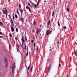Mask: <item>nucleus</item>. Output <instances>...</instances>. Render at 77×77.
<instances>
[{
  "label": "nucleus",
  "instance_id": "f257e3e1",
  "mask_svg": "<svg viewBox=\"0 0 77 77\" xmlns=\"http://www.w3.org/2000/svg\"><path fill=\"white\" fill-rule=\"evenodd\" d=\"M11 29L12 32H14V22H13V20H11Z\"/></svg>",
  "mask_w": 77,
  "mask_h": 77
},
{
  "label": "nucleus",
  "instance_id": "f03ea898",
  "mask_svg": "<svg viewBox=\"0 0 77 77\" xmlns=\"http://www.w3.org/2000/svg\"><path fill=\"white\" fill-rule=\"evenodd\" d=\"M5 67H8V60H7V58L6 56L5 57Z\"/></svg>",
  "mask_w": 77,
  "mask_h": 77
},
{
  "label": "nucleus",
  "instance_id": "7ed1b4c3",
  "mask_svg": "<svg viewBox=\"0 0 77 77\" xmlns=\"http://www.w3.org/2000/svg\"><path fill=\"white\" fill-rule=\"evenodd\" d=\"M15 63H14L13 64V67H12V73H14V69H15Z\"/></svg>",
  "mask_w": 77,
  "mask_h": 77
},
{
  "label": "nucleus",
  "instance_id": "20e7f679",
  "mask_svg": "<svg viewBox=\"0 0 77 77\" xmlns=\"http://www.w3.org/2000/svg\"><path fill=\"white\" fill-rule=\"evenodd\" d=\"M21 41L22 42V45H23V43H24V42H25V41H24V39H23V35H22Z\"/></svg>",
  "mask_w": 77,
  "mask_h": 77
},
{
  "label": "nucleus",
  "instance_id": "39448f33",
  "mask_svg": "<svg viewBox=\"0 0 77 77\" xmlns=\"http://www.w3.org/2000/svg\"><path fill=\"white\" fill-rule=\"evenodd\" d=\"M49 32H50V30L48 29H47L46 35H48V34H49Z\"/></svg>",
  "mask_w": 77,
  "mask_h": 77
},
{
  "label": "nucleus",
  "instance_id": "423d86ee",
  "mask_svg": "<svg viewBox=\"0 0 77 77\" xmlns=\"http://www.w3.org/2000/svg\"><path fill=\"white\" fill-rule=\"evenodd\" d=\"M32 5H33L34 6L35 8H37V6L36 5V4L32 2Z\"/></svg>",
  "mask_w": 77,
  "mask_h": 77
},
{
  "label": "nucleus",
  "instance_id": "0eeeda50",
  "mask_svg": "<svg viewBox=\"0 0 77 77\" xmlns=\"http://www.w3.org/2000/svg\"><path fill=\"white\" fill-rule=\"evenodd\" d=\"M37 34H39L40 32H41V29H39V30H36Z\"/></svg>",
  "mask_w": 77,
  "mask_h": 77
},
{
  "label": "nucleus",
  "instance_id": "6e6552de",
  "mask_svg": "<svg viewBox=\"0 0 77 77\" xmlns=\"http://www.w3.org/2000/svg\"><path fill=\"white\" fill-rule=\"evenodd\" d=\"M51 65H50L48 68V71H50V68H51Z\"/></svg>",
  "mask_w": 77,
  "mask_h": 77
},
{
  "label": "nucleus",
  "instance_id": "1a4fd4ad",
  "mask_svg": "<svg viewBox=\"0 0 77 77\" xmlns=\"http://www.w3.org/2000/svg\"><path fill=\"white\" fill-rule=\"evenodd\" d=\"M2 11H3V14L5 15V14H6V12L5 11V10H3Z\"/></svg>",
  "mask_w": 77,
  "mask_h": 77
},
{
  "label": "nucleus",
  "instance_id": "9d476101",
  "mask_svg": "<svg viewBox=\"0 0 77 77\" xmlns=\"http://www.w3.org/2000/svg\"><path fill=\"white\" fill-rule=\"evenodd\" d=\"M33 24L34 25H35V24H36V20H35V19L34 20V22Z\"/></svg>",
  "mask_w": 77,
  "mask_h": 77
},
{
  "label": "nucleus",
  "instance_id": "9b49d317",
  "mask_svg": "<svg viewBox=\"0 0 77 77\" xmlns=\"http://www.w3.org/2000/svg\"><path fill=\"white\" fill-rule=\"evenodd\" d=\"M39 50V47L38 46V45H37V51H38Z\"/></svg>",
  "mask_w": 77,
  "mask_h": 77
},
{
  "label": "nucleus",
  "instance_id": "f8f14e48",
  "mask_svg": "<svg viewBox=\"0 0 77 77\" xmlns=\"http://www.w3.org/2000/svg\"><path fill=\"white\" fill-rule=\"evenodd\" d=\"M40 2V0H38L37 3V6H38V5H39V2Z\"/></svg>",
  "mask_w": 77,
  "mask_h": 77
},
{
  "label": "nucleus",
  "instance_id": "ddd939ff",
  "mask_svg": "<svg viewBox=\"0 0 77 77\" xmlns=\"http://www.w3.org/2000/svg\"><path fill=\"white\" fill-rule=\"evenodd\" d=\"M19 10L20 11V12L21 14L23 12V10H21V9H20Z\"/></svg>",
  "mask_w": 77,
  "mask_h": 77
},
{
  "label": "nucleus",
  "instance_id": "4468645a",
  "mask_svg": "<svg viewBox=\"0 0 77 77\" xmlns=\"http://www.w3.org/2000/svg\"><path fill=\"white\" fill-rule=\"evenodd\" d=\"M74 53L76 56H77V54L76 53V52H75V49H74Z\"/></svg>",
  "mask_w": 77,
  "mask_h": 77
},
{
  "label": "nucleus",
  "instance_id": "2eb2a0df",
  "mask_svg": "<svg viewBox=\"0 0 77 77\" xmlns=\"http://www.w3.org/2000/svg\"><path fill=\"white\" fill-rule=\"evenodd\" d=\"M50 20H49L48 22V23H47L48 25H49V24H50Z\"/></svg>",
  "mask_w": 77,
  "mask_h": 77
},
{
  "label": "nucleus",
  "instance_id": "dca6fc26",
  "mask_svg": "<svg viewBox=\"0 0 77 77\" xmlns=\"http://www.w3.org/2000/svg\"><path fill=\"white\" fill-rule=\"evenodd\" d=\"M57 24L59 27H60V23H59V21L57 22Z\"/></svg>",
  "mask_w": 77,
  "mask_h": 77
},
{
  "label": "nucleus",
  "instance_id": "f3484780",
  "mask_svg": "<svg viewBox=\"0 0 77 77\" xmlns=\"http://www.w3.org/2000/svg\"><path fill=\"white\" fill-rule=\"evenodd\" d=\"M20 19L21 20V21L22 22L23 21V18H20Z\"/></svg>",
  "mask_w": 77,
  "mask_h": 77
},
{
  "label": "nucleus",
  "instance_id": "a211bd4d",
  "mask_svg": "<svg viewBox=\"0 0 77 77\" xmlns=\"http://www.w3.org/2000/svg\"><path fill=\"white\" fill-rule=\"evenodd\" d=\"M34 48H35V47H36V43H34Z\"/></svg>",
  "mask_w": 77,
  "mask_h": 77
},
{
  "label": "nucleus",
  "instance_id": "6ab92c4d",
  "mask_svg": "<svg viewBox=\"0 0 77 77\" xmlns=\"http://www.w3.org/2000/svg\"><path fill=\"white\" fill-rule=\"evenodd\" d=\"M33 69V66L31 68V72H32V69Z\"/></svg>",
  "mask_w": 77,
  "mask_h": 77
},
{
  "label": "nucleus",
  "instance_id": "aec40b11",
  "mask_svg": "<svg viewBox=\"0 0 77 77\" xmlns=\"http://www.w3.org/2000/svg\"><path fill=\"white\" fill-rule=\"evenodd\" d=\"M19 8H21V4H20V3L19 4Z\"/></svg>",
  "mask_w": 77,
  "mask_h": 77
},
{
  "label": "nucleus",
  "instance_id": "412c9836",
  "mask_svg": "<svg viewBox=\"0 0 77 77\" xmlns=\"http://www.w3.org/2000/svg\"><path fill=\"white\" fill-rule=\"evenodd\" d=\"M15 17L16 18H18V16H17V15L16 14H15Z\"/></svg>",
  "mask_w": 77,
  "mask_h": 77
},
{
  "label": "nucleus",
  "instance_id": "4be33fe9",
  "mask_svg": "<svg viewBox=\"0 0 77 77\" xmlns=\"http://www.w3.org/2000/svg\"><path fill=\"white\" fill-rule=\"evenodd\" d=\"M16 32H18V29L17 28H16Z\"/></svg>",
  "mask_w": 77,
  "mask_h": 77
},
{
  "label": "nucleus",
  "instance_id": "5701e85b",
  "mask_svg": "<svg viewBox=\"0 0 77 77\" xmlns=\"http://www.w3.org/2000/svg\"><path fill=\"white\" fill-rule=\"evenodd\" d=\"M9 36L10 37H12V34H11V33H10Z\"/></svg>",
  "mask_w": 77,
  "mask_h": 77
},
{
  "label": "nucleus",
  "instance_id": "b1692460",
  "mask_svg": "<svg viewBox=\"0 0 77 77\" xmlns=\"http://www.w3.org/2000/svg\"><path fill=\"white\" fill-rule=\"evenodd\" d=\"M28 6H32V5H30V3H28Z\"/></svg>",
  "mask_w": 77,
  "mask_h": 77
},
{
  "label": "nucleus",
  "instance_id": "393cba45",
  "mask_svg": "<svg viewBox=\"0 0 77 77\" xmlns=\"http://www.w3.org/2000/svg\"><path fill=\"white\" fill-rule=\"evenodd\" d=\"M30 65H29V66H28V70L29 71V69H30Z\"/></svg>",
  "mask_w": 77,
  "mask_h": 77
},
{
  "label": "nucleus",
  "instance_id": "a878e982",
  "mask_svg": "<svg viewBox=\"0 0 77 77\" xmlns=\"http://www.w3.org/2000/svg\"><path fill=\"white\" fill-rule=\"evenodd\" d=\"M72 32V29H71L70 30V32Z\"/></svg>",
  "mask_w": 77,
  "mask_h": 77
},
{
  "label": "nucleus",
  "instance_id": "bb28decb",
  "mask_svg": "<svg viewBox=\"0 0 77 77\" xmlns=\"http://www.w3.org/2000/svg\"><path fill=\"white\" fill-rule=\"evenodd\" d=\"M67 12H69V8H67Z\"/></svg>",
  "mask_w": 77,
  "mask_h": 77
},
{
  "label": "nucleus",
  "instance_id": "cd10ccee",
  "mask_svg": "<svg viewBox=\"0 0 77 77\" xmlns=\"http://www.w3.org/2000/svg\"><path fill=\"white\" fill-rule=\"evenodd\" d=\"M26 8L27 9H29V6H27L26 7Z\"/></svg>",
  "mask_w": 77,
  "mask_h": 77
},
{
  "label": "nucleus",
  "instance_id": "c85d7f7f",
  "mask_svg": "<svg viewBox=\"0 0 77 77\" xmlns=\"http://www.w3.org/2000/svg\"><path fill=\"white\" fill-rule=\"evenodd\" d=\"M0 24L1 25H3V23H2V22H0Z\"/></svg>",
  "mask_w": 77,
  "mask_h": 77
},
{
  "label": "nucleus",
  "instance_id": "c756f323",
  "mask_svg": "<svg viewBox=\"0 0 77 77\" xmlns=\"http://www.w3.org/2000/svg\"><path fill=\"white\" fill-rule=\"evenodd\" d=\"M13 20H15V17H14V16H13Z\"/></svg>",
  "mask_w": 77,
  "mask_h": 77
},
{
  "label": "nucleus",
  "instance_id": "7c9ffc66",
  "mask_svg": "<svg viewBox=\"0 0 77 77\" xmlns=\"http://www.w3.org/2000/svg\"><path fill=\"white\" fill-rule=\"evenodd\" d=\"M17 14H18L19 15H20V14L19 13V12H18V10H17Z\"/></svg>",
  "mask_w": 77,
  "mask_h": 77
},
{
  "label": "nucleus",
  "instance_id": "2f4dec72",
  "mask_svg": "<svg viewBox=\"0 0 77 77\" xmlns=\"http://www.w3.org/2000/svg\"><path fill=\"white\" fill-rule=\"evenodd\" d=\"M29 54V52H27L26 54V56H28V54Z\"/></svg>",
  "mask_w": 77,
  "mask_h": 77
},
{
  "label": "nucleus",
  "instance_id": "473e14b6",
  "mask_svg": "<svg viewBox=\"0 0 77 77\" xmlns=\"http://www.w3.org/2000/svg\"><path fill=\"white\" fill-rule=\"evenodd\" d=\"M6 17L7 18V16H8V12L6 13Z\"/></svg>",
  "mask_w": 77,
  "mask_h": 77
},
{
  "label": "nucleus",
  "instance_id": "72a5a7b5",
  "mask_svg": "<svg viewBox=\"0 0 77 77\" xmlns=\"http://www.w3.org/2000/svg\"><path fill=\"white\" fill-rule=\"evenodd\" d=\"M25 40H26V42H27V37H25Z\"/></svg>",
  "mask_w": 77,
  "mask_h": 77
},
{
  "label": "nucleus",
  "instance_id": "f704fd0d",
  "mask_svg": "<svg viewBox=\"0 0 77 77\" xmlns=\"http://www.w3.org/2000/svg\"><path fill=\"white\" fill-rule=\"evenodd\" d=\"M54 11H53L52 12V16L53 17V16H54Z\"/></svg>",
  "mask_w": 77,
  "mask_h": 77
},
{
  "label": "nucleus",
  "instance_id": "c9c22d12",
  "mask_svg": "<svg viewBox=\"0 0 77 77\" xmlns=\"http://www.w3.org/2000/svg\"><path fill=\"white\" fill-rule=\"evenodd\" d=\"M26 45H25V49L26 50Z\"/></svg>",
  "mask_w": 77,
  "mask_h": 77
},
{
  "label": "nucleus",
  "instance_id": "e433bc0d",
  "mask_svg": "<svg viewBox=\"0 0 77 77\" xmlns=\"http://www.w3.org/2000/svg\"><path fill=\"white\" fill-rule=\"evenodd\" d=\"M52 32V31H50L49 32V34H51Z\"/></svg>",
  "mask_w": 77,
  "mask_h": 77
},
{
  "label": "nucleus",
  "instance_id": "4c0bfd02",
  "mask_svg": "<svg viewBox=\"0 0 77 77\" xmlns=\"http://www.w3.org/2000/svg\"><path fill=\"white\" fill-rule=\"evenodd\" d=\"M64 29H66V26H64Z\"/></svg>",
  "mask_w": 77,
  "mask_h": 77
},
{
  "label": "nucleus",
  "instance_id": "58836bf2",
  "mask_svg": "<svg viewBox=\"0 0 77 77\" xmlns=\"http://www.w3.org/2000/svg\"><path fill=\"white\" fill-rule=\"evenodd\" d=\"M5 12H6V13H8V11H7L6 8H5Z\"/></svg>",
  "mask_w": 77,
  "mask_h": 77
},
{
  "label": "nucleus",
  "instance_id": "ea45409f",
  "mask_svg": "<svg viewBox=\"0 0 77 77\" xmlns=\"http://www.w3.org/2000/svg\"><path fill=\"white\" fill-rule=\"evenodd\" d=\"M29 11L30 12L31 11V9H30V8H29Z\"/></svg>",
  "mask_w": 77,
  "mask_h": 77
},
{
  "label": "nucleus",
  "instance_id": "a19ab883",
  "mask_svg": "<svg viewBox=\"0 0 77 77\" xmlns=\"http://www.w3.org/2000/svg\"><path fill=\"white\" fill-rule=\"evenodd\" d=\"M31 42H32V43H33V40H31Z\"/></svg>",
  "mask_w": 77,
  "mask_h": 77
},
{
  "label": "nucleus",
  "instance_id": "79ce46f5",
  "mask_svg": "<svg viewBox=\"0 0 77 77\" xmlns=\"http://www.w3.org/2000/svg\"><path fill=\"white\" fill-rule=\"evenodd\" d=\"M60 66H61V65L60 64H59V67H60Z\"/></svg>",
  "mask_w": 77,
  "mask_h": 77
},
{
  "label": "nucleus",
  "instance_id": "37998d69",
  "mask_svg": "<svg viewBox=\"0 0 77 77\" xmlns=\"http://www.w3.org/2000/svg\"><path fill=\"white\" fill-rule=\"evenodd\" d=\"M18 47L19 49H20V46H19Z\"/></svg>",
  "mask_w": 77,
  "mask_h": 77
},
{
  "label": "nucleus",
  "instance_id": "c03bdc74",
  "mask_svg": "<svg viewBox=\"0 0 77 77\" xmlns=\"http://www.w3.org/2000/svg\"><path fill=\"white\" fill-rule=\"evenodd\" d=\"M8 17H9V18H10V14L8 15Z\"/></svg>",
  "mask_w": 77,
  "mask_h": 77
},
{
  "label": "nucleus",
  "instance_id": "a18cd8bd",
  "mask_svg": "<svg viewBox=\"0 0 77 77\" xmlns=\"http://www.w3.org/2000/svg\"><path fill=\"white\" fill-rule=\"evenodd\" d=\"M26 49H27V51H28V47H27L26 48Z\"/></svg>",
  "mask_w": 77,
  "mask_h": 77
},
{
  "label": "nucleus",
  "instance_id": "49530a36",
  "mask_svg": "<svg viewBox=\"0 0 77 77\" xmlns=\"http://www.w3.org/2000/svg\"><path fill=\"white\" fill-rule=\"evenodd\" d=\"M39 30V29H38V28L36 30Z\"/></svg>",
  "mask_w": 77,
  "mask_h": 77
},
{
  "label": "nucleus",
  "instance_id": "de8ad7c7",
  "mask_svg": "<svg viewBox=\"0 0 77 77\" xmlns=\"http://www.w3.org/2000/svg\"><path fill=\"white\" fill-rule=\"evenodd\" d=\"M0 34H2V32H0Z\"/></svg>",
  "mask_w": 77,
  "mask_h": 77
},
{
  "label": "nucleus",
  "instance_id": "09e8293b",
  "mask_svg": "<svg viewBox=\"0 0 77 77\" xmlns=\"http://www.w3.org/2000/svg\"><path fill=\"white\" fill-rule=\"evenodd\" d=\"M13 16H14V13L13 14Z\"/></svg>",
  "mask_w": 77,
  "mask_h": 77
},
{
  "label": "nucleus",
  "instance_id": "8fccbe9b",
  "mask_svg": "<svg viewBox=\"0 0 77 77\" xmlns=\"http://www.w3.org/2000/svg\"><path fill=\"white\" fill-rule=\"evenodd\" d=\"M57 44H59V42H57Z\"/></svg>",
  "mask_w": 77,
  "mask_h": 77
},
{
  "label": "nucleus",
  "instance_id": "3c124183",
  "mask_svg": "<svg viewBox=\"0 0 77 77\" xmlns=\"http://www.w3.org/2000/svg\"><path fill=\"white\" fill-rule=\"evenodd\" d=\"M15 39L16 40H17V37H15Z\"/></svg>",
  "mask_w": 77,
  "mask_h": 77
},
{
  "label": "nucleus",
  "instance_id": "603ef678",
  "mask_svg": "<svg viewBox=\"0 0 77 77\" xmlns=\"http://www.w3.org/2000/svg\"><path fill=\"white\" fill-rule=\"evenodd\" d=\"M17 45V47H18L19 46L18 45Z\"/></svg>",
  "mask_w": 77,
  "mask_h": 77
},
{
  "label": "nucleus",
  "instance_id": "864d4df0",
  "mask_svg": "<svg viewBox=\"0 0 77 77\" xmlns=\"http://www.w3.org/2000/svg\"><path fill=\"white\" fill-rule=\"evenodd\" d=\"M33 39H35V37H34V35H33Z\"/></svg>",
  "mask_w": 77,
  "mask_h": 77
},
{
  "label": "nucleus",
  "instance_id": "5fc2aeb1",
  "mask_svg": "<svg viewBox=\"0 0 77 77\" xmlns=\"http://www.w3.org/2000/svg\"><path fill=\"white\" fill-rule=\"evenodd\" d=\"M10 48H11V47L10 46V45H9V48L10 49Z\"/></svg>",
  "mask_w": 77,
  "mask_h": 77
},
{
  "label": "nucleus",
  "instance_id": "6e6d98bb",
  "mask_svg": "<svg viewBox=\"0 0 77 77\" xmlns=\"http://www.w3.org/2000/svg\"><path fill=\"white\" fill-rule=\"evenodd\" d=\"M68 76H69V75H67V77H68Z\"/></svg>",
  "mask_w": 77,
  "mask_h": 77
},
{
  "label": "nucleus",
  "instance_id": "4d7b16f0",
  "mask_svg": "<svg viewBox=\"0 0 77 77\" xmlns=\"http://www.w3.org/2000/svg\"><path fill=\"white\" fill-rule=\"evenodd\" d=\"M27 19H26L25 21H27Z\"/></svg>",
  "mask_w": 77,
  "mask_h": 77
},
{
  "label": "nucleus",
  "instance_id": "13d9d810",
  "mask_svg": "<svg viewBox=\"0 0 77 77\" xmlns=\"http://www.w3.org/2000/svg\"><path fill=\"white\" fill-rule=\"evenodd\" d=\"M8 1L9 2H10V0H8Z\"/></svg>",
  "mask_w": 77,
  "mask_h": 77
},
{
  "label": "nucleus",
  "instance_id": "bf43d9fd",
  "mask_svg": "<svg viewBox=\"0 0 77 77\" xmlns=\"http://www.w3.org/2000/svg\"><path fill=\"white\" fill-rule=\"evenodd\" d=\"M2 37L3 36H0V38H2Z\"/></svg>",
  "mask_w": 77,
  "mask_h": 77
},
{
  "label": "nucleus",
  "instance_id": "052dcab7",
  "mask_svg": "<svg viewBox=\"0 0 77 77\" xmlns=\"http://www.w3.org/2000/svg\"><path fill=\"white\" fill-rule=\"evenodd\" d=\"M42 26V25H40V27H41Z\"/></svg>",
  "mask_w": 77,
  "mask_h": 77
},
{
  "label": "nucleus",
  "instance_id": "680f3d73",
  "mask_svg": "<svg viewBox=\"0 0 77 77\" xmlns=\"http://www.w3.org/2000/svg\"><path fill=\"white\" fill-rule=\"evenodd\" d=\"M44 2H46V1H45H45H44Z\"/></svg>",
  "mask_w": 77,
  "mask_h": 77
},
{
  "label": "nucleus",
  "instance_id": "e2e57ef3",
  "mask_svg": "<svg viewBox=\"0 0 77 77\" xmlns=\"http://www.w3.org/2000/svg\"><path fill=\"white\" fill-rule=\"evenodd\" d=\"M48 60H50V59H48Z\"/></svg>",
  "mask_w": 77,
  "mask_h": 77
},
{
  "label": "nucleus",
  "instance_id": "0e129e2a",
  "mask_svg": "<svg viewBox=\"0 0 77 77\" xmlns=\"http://www.w3.org/2000/svg\"><path fill=\"white\" fill-rule=\"evenodd\" d=\"M14 23H15V24H17V23H16L15 22H14Z\"/></svg>",
  "mask_w": 77,
  "mask_h": 77
},
{
  "label": "nucleus",
  "instance_id": "69168bd1",
  "mask_svg": "<svg viewBox=\"0 0 77 77\" xmlns=\"http://www.w3.org/2000/svg\"><path fill=\"white\" fill-rule=\"evenodd\" d=\"M51 49H50V50H49L50 51H51Z\"/></svg>",
  "mask_w": 77,
  "mask_h": 77
},
{
  "label": "nucleus",
  "instance_id": "338daca9",
  "mask_svg": "<svg viewBox=\"0 0 77 77\" xmlns=\"http://www.w3.org/2000/svg\"><path fill=\"white\" fill-rule=\"evenodd\" d=\"M29 1H30V2H31V1L30 0H29Z\"/></svg>",
  "mask_w": 77,
  "mask_h": 77
},
{
  "label": "nucleus",
  "instance_id": "774afa93",
  "mask_svg": "<svg viewBox=\"0 0 77 77\" xmlns=\"http://www.w3.org/2000/svg\"><path fill=\"white\" fill-rule=\"evenodd\" d=\"M30 3H32V1H30Z\"/></svg>",
  "mask_w": 77,
  "mask_h": 77
}]
</instances>
